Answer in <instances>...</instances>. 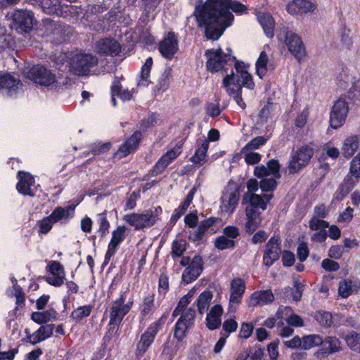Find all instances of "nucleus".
<instances>
[{
	"label": "nucleus",
	"mask_w": 360,
	"mask_h": 360,
	"mask_svg": "<svg viewBox=\"0 0 360 360\" xmlns=\"http://www.w3.org/2000/svg\"><path fill=\"white\" fill-rule=\"evenodd\" d=\"M76 205H69L65 207L57 206L49 214L53 223L61 225L68 224L75 217Z\"/></svg>",
	"instance_id": "5701e85b"
},
{
	"label": "nucleus",
	"mask_w": 360,
	"mask_h": 360,
	"mask_svg": "<svg viewBox=\"0 0 360 360\" xmlns=\"http://www.w3.org/2000/svg\"><path fill=\"white\" fill-rule=\"evenodd\" d=\"M159 331L158 329L151 324L147 328L146 331L141 335V338L136 344V356L137 357L143 356L146 354L153 343Z\"/></svg>",
	"instance_id": "aec40b11"
},
{
	"label": "nucleus",
	"mask_w": 360,
	"mask_h": 360,
	"mask_svg": "<svg viewBox=\"0 0 360 360\" xmlns=\"http://www.w3.org/2000/svg\"><path fill=\"white\" fill-rule=\"evenodd\" d=\"M316 5L309 0H289L285 10L291 15L304 16L309 13H313Z\"/></svg>",
	"instance_id": "6ab92c4d"
},
{
	"label": "nucleus",
	"mask_w": 360,
	"mask_h": 360,
	"mask_svg": "<svg viewBox=\"0 0 360 360\" xmlns=\"http://www.w3.org/2000/svg\"><path fill=\"white\" fill-rule=\"evenodd\" d=\"M96 222L98 224L97 233L101 238L105 237L109 233L110 224L107 218V211L105 210L96 215Z\"/></svg>",
	"instance_id": "79ce46f5"
},
{
	"label": "nucleus",
	"mask_w": 360,
	"mask_h": 360,
	"mask_svg": "<svg viewBox=\"0 0 360 360\" xmlns=\"http://www.w3.org/2000/svg\"><path fill=\"white\" fill-rule=\"evenodd\" d=\"M277 186L278 182L274 178H264L259 183V187L263 192H272L276 189Z\"/></svg>",
	"instance_id": "052dcab7"
},
{
	"label": "nucleus",
	"mask_w": 360,
	"mask_h": 360,
	"mask_svg": "<svg viewBox=\"0 0 360 360\" xmlns=\"http://www.w3.org/2000/svg\"><path fill=\"white\" fill-rule=\"evenodd\" d=\"M46 270L52 274L48 276L46 281L51 285L60 287L64 283L65 273L63 266L58 261H50L46 266Z\"/></svg>",
	"instance_id": "412c9836"
},
{
	"label": "nucleus",
	"mask_w": 360,
	"mask_h": 360,
	"mask_svg": "<svg viewBox=\"0 0 360 360\" xmlns=\"http://www.w3.org/2000/svg\"><path fill=\"white\" fill-rule=\"evenodd\" d=\"M329 227V223L323 219L312 217L309 221V228L311 231L322 230Z\"/></svg>",
	"instance_id": "e2e57ef3"
},
{
	"label": "nucleus",
	"mask_w": 360,
	"mask_h": 360,
	"mask_svg": "<svg viewBox=\"0 0 360 360\" xmlns=\"http://www.w3.org/2000/svg\"><path fill=\"white\" fill-rule=\"evenodd\" d=\"M278 41L283 43L289 52L300 62L306 55L305 46L300 36L285 25L279 27L277 33Z\"/></svg>",
	"instance_id": "7ed1b4c3"
},
{
	"label": "nucleus",
	"mask_w": 360,
	"mask_h": 360,
	"mask_svg": "<svg viewBox=\"0 0 360 360\" xmlns=\"http://www.w3.org/2000/svg\"><path fill=\"white\" fill-rule=\"evenodd\" d=\"M352 282L350 280H342L339 283L338 293L342 298H347L352 295Z\"/></svg>",
	"instance_id": "6e6d98bb"
},
{
	"label": "nucleus",
	"mask_w": 360,
	"mask_h": 360,
	"mask_svg": "<svg viewBox=\"0 0 360 360\" xmlns=\"http://www.w3.org/2000/svg\"><path fill=\"white\" fill-rule=\"evenodd\" d=\"M158 115L156 112H151L147 117L142 119L138 124L136 131H141V134L147 132L158 123Z\"/></svg>",
	"instance_id": "a19ab883"
},
{
	"label": "nucleus",
	"mask_w": 360,
	"mask_h": 360,
	"mask_svg": "<svg viewBox=\"0 0 360 360\" xmlns=\"http://www.w3.org/2000/svg\"><path fill=\"white\" fill-rule=\"evenodd\" d=\"M282 252L281 241L278 236H271L265 245L263 254L262 262L267 268L271 267L277 262Z\"/></svg>",
	"instance_id": "1a4fd4ad"
},
{
	"label": "nucleus",
	"mask_w": 360,
	"mask_h": 360,
	"mask_svg": "<svg viewBox=\"0 0 360 360\" xmlns=\"http://www.w3.org/2000/svg\"><path fill=\"white\" fill-rule=\"evenodd\" d=\"M248 11V6L237 0H206L204 3L200 0L194 15L198 26L205 28L207 39L217 41L233 25V13L242 15Z\"/></svg>",
	"instance_id": "f257e3e1"
},
{
	"label": "nucleus",
	"mask_w": 360,
	"mask_h": 360,
	"mask_svg": "<svg viewBox=\"0 0 360 360\" xmlns=\"http://www.w3.org/2000/svg\"><path fill=\"white\" fill-rule=\"evenodd\" d=\"M112 143L110 142L105 143H94L90 145L89 153L94 155L103 154L107 153L111 148Z\"/></svg>",
	"instance_id": "5fc2aeb1"
},
{
	"label": "nucleus",
	"mask_w": 360,
	"mask_h": 360,
	"mask_svg": "<svg viewBox=\"0 0 360 360\" xmlns=\"http://www.w3.org/2000/svg\"><path fill=\"white\" fill-rule=\"evenodd\" d=\"M127 227L124 225L118 226L112 232V237L108 245V250L105 255V263H108L112 257L116 253L119 245L126 238Z\"/></svg>",
	"instance_id": "a211bd4d"
},
{
	"label": "nucleus",
	"mask_w": 360,
	"mask_h": 360,
	"mask_svg": "<svg viewBox=\"0 0 360 360\" xmlns=\"http://www.w3.org/2000/svg\"><path fill=\"white\" fill-rule=\"evenodd\" d=\"M309 115V108L306 107L297 115L294 122V127L297 129H302L307 122Z\"/></svg>",
	"instance_id": "13d9d810"
},
{
	"label": "nucleus",
	"mask_w": 360,
	"mask_h": 360,
	"mask_svg": "<svg viewBox=\"0 0 360 360\" xmlns=\"http://www.w3.org/2000/svg\"><path fill=\"white\" fill-rule=\"evenodd\" d=\"M245 214L246 217V221L244 224L245 231L250 236L261 226L262 221L261 212L255 210L254 208H245Z\"/></svg>",
	"instance_id": "bb28decb"
},
{
	"label": "nucleus",
	"mask_w": 360,
	"mask_h": 360,
	"mask_svg": "<svg viewBox=\"0 0 360 360\" xmlns=\"http://www.w3.org/2000/svg\"><path fill=\"white\" fill-rule=\"evenodd\" d=\"M221 221V219L217 217H210L201 221L197 228V230L193 233H191L189 240L193 243L200 244L203 239L205 232L210 229L213 230L212 227Z\"/></svg>",
	"instance_id": "a878e982"
},
{
	"label": "nucleus",
	"mask_w": 360,
	"mask_h": 360,
	"mask_svg": "<svg viewBox=\"0 0 360 360\" xmlns=\"http://www.w3.org/2000/svg\"><path fill=\"white\" fill-rule=\"evenodd\" d=\"M39 5L43 11L47 14L58 13V0H39Z\"/></svg>",
	"instance_id": "3c124183"
},
{
	"label": "nucleus",
	"mask_w": 360,
	"mask_h": 360,
	"mask_svg": "<svg viewBox=\"0 0 360 360\" xmlns=\"http://www.w3.org/2000/svg\"><path fill=\"white\" fill-rule=\"evenodd\" d=\"M186 250V242L183 239L174 240L172 243L171 255L173 259L183 257Z\"/></svg>",
	"instance_id": "49530a36"
},
{
	"label": "nucleus",
	"mask_w": 360,
	"mask_h": 360,
	"mask_svg": "<svg viewBox=\"0 0 360 360\" xmlns=\"http://www.w3.org/2000/svg\"><path fill=\"white\" fill-rule=\"evenodd\" d=\"M94 307L93 304L79 306L71 312L70 318L75 323H80L85 318L90 316Z\"/></svg>",
	"instance_id": "72a5a7b5"
},
{
	"label": "nucleus",
	"mask_w": 360,
	"mask_h": 360,
	"mask_svg": "<svg viewBox=\"0 0 360 360\" xmlns=\"http://www.w3.org/2000/svg\"><path fill=\"white\" fill-rule=\"evenodd\" d=\"M127 294V290H121L119 297L112 302L108 311L109 319H111V323L118 321V323H122L125 316L131 309L134 300L131 298L125 303Z\"/></svg>",
	"instance_id": "423d86ee"
},
{
	"label": "nucleus",
	"mask_w": 360,
	"mask_h": 360,
	"mask_svg": "<svg viewBox=\"0 0 360 360\" xmlns=\"http://www.w3.org/2000/svg\"><path fill=\"white\" fill-rule=\"evenodd\" d=\"M321 343H323V337L321 335H307L302 337V348L303 349L307 350L314 347H321Z\"/></svg>",
	"instance_id": "c03bdc74"
},
{
	"label": "nucleus",
	"mask_w": 360,
	"mask_h": 360,
	"mask_svg": "<svg viewBox=\"0 0 360 360\" xmlns=\"http://www.w3.org/2000/svg\"><path fill=\"white\" fill-rule=\"evenodd\" d=\"M190 328V326H188V324L186 325L185 323H182L177 321L175 323L174 330V338L176 339L177 343L172 349H170L169 342H166L164 345L163 353L169 354L172 357L175 356L180 348L179 344L186 337L188 330Z\"/></svg>",
	"instance_id": "4be33fe9"
},
{
	"label": "nucleus",
	"mask_w": 360,
	"mask_h": 360,
	"mask_svg": "<svg viewBox=\"0 0 360 360\" xmlns=\"http://www.w3.org/2000/svg\"><path fill=\"white\" fill-rule=\"evenodd\" d=\"M27 77L34 83L45 86H49L56 81L55 74L39 64L33 65L30 69Z\"/></svg>",
	"instance_id": "9b49d317"
},
{
	"label": "nucleus",
	"mask_w": 360,
	"mask_h": 360,
	"mask_svg": "<svg viewBox=\"0 0 360 360\" xmlns=\"http://www.w3.org/2000/svg\"><path fill=\"white\" fill-rule=\"evenodd\" d=\"M169 73L164 72L158 80V83L154 88L155 93L160 91H165L169 86Z\"/></svg>",
	"instance_id": "bf43d9fd"
},
{
	"label": "nucleus",
	"mask_w": 360,
	"mask_h": 360,
	"mask_svg": "<svg viewBox=\"0 0 360 360\" xmlns=\"http://www.w3.org/2000/svg\"><path fill=\"white\" fill-rule=\"evenodd\" d=\"M314 155V149L308 146L303 145L298 148L292 155L288 164L289 172L291 174L299 173L310 162Z\"/></svg>",
	"instance_id": "0eeeda50"
},
{
	"label": "nucleus",
	"mask_w": 360,
	"mask_h": 360,
	"mask_svg": "<svg viewBox=\"0 0 360 360\" xmlns=\"http://www.w3.org/2000/svg\"><path fill=\"white\" fill-rule=\"evenodd\" d=\"M268 61L267 53L265 51H262L255 63V73L260 79H263L267 72Z\"/></svg>",
	"instance_id": "37998d69"
},
{
	"label": "nucleus",
	"mask_w": 360,
	"mask_h": 360,
	"mask_svg": "<svg viewBox=\"0 0 360 360\" xmlns=\"http://www.w3.org/2000/svg\"><path fill=\"white\" fill-rule=\"evenodd\" d=\"M356 179L354 178L350 173L345 176L343 181L338 186L336 191L335 192L332 202L342 201L349 193L354 188L356 182Z\"/></svg>",
	"instance_id": "cd10ccee"
},
{
	"label": "nucleus",
	"mask_w": 360,
	"mask_h": 360,
	"mask_svg": "<svg viewBox=\"0 0 360 360\" xmlns=\"http://www.w3.org/2000/svg\"><path fill=\"white\" fill-rule=\"evenodd\" d=\"M305 287L304 283L300 282L298 280H294L293 288L289 287L286 289V292L290 291L293 301L297 302L301 300Z\"/></svg>",
	"instance_id": "09e8293b"
},
{
	"label": "nucleus",
	"mask_w": 360,
	"mask_h": 360,
	"mask_svg": "<svg viewBox=\"0 0 360 360\" xmlns=\"http://www.w3.org/2000/svg\"><path fill=\"white\" fill-rule=\"evenodd\" d=\"M197 143L198 147L195 149V153L190 158V161L195 165L200 164L205 159L210 145L209 141L206 139L201 140L200 143L198 141Z\"/></svg>",
	"instance_id": "e433bc0d"
},
{
	"label": "nucleus",
	"mask_w": 360,
	"mask_h": 360,
	"mask_svg": "<svg viewBox=\"0 0 360 360\" xmlns=\"http://www.w3.org/2000/svg\"><path fill=\"white\" fill-rule=\"evenodd\" d=\"M342 342L336 336L328 335L323 338L321 347L314 353V356L319 360H323L331 354L342 350Z\"/></svg>",
	"instance_id": "f8f14e48"
},
{
	"label": "nucleus",
	"mask_w": 360,
	"mask_h": 360,
	"mask_svg": "<svg viewBox=\"0 0 360 360\" xmlns=\"http://www.w3.org/2000/svg\"><path fill=\"white\" fill-rule=\"evenodd\" d=\"M176 158L174 153L167 150L163 154L154 165L150 171L152 176H157L162 174L168 165L172 163Z\"/></svg>",
	"instance_id": "7c9ffc66"
},
{
	"label": "nucleus",
	"mask_w": 360,
	"mask_h": 360,
	"mask_svg": "<svg viewBox=\"0 0 360 360\" xmlns=\"http://www.w3.org/2000/svg\"><path fill=\"white\" fill-rule=\"evenodd\" d=\"M187 267L193 269L199 274H202L204 270V262L202 257L200 255H195Z\"/></svg>",
	"instance_id": "69168bd1"
},
{
	"label": "nucleus",
	"mask_w": 360,
	"mask_h": 360,
	"mask_svg": "<svg viewBox=\"0 0 360 360\" xmlns=\"http://www.w3.org/2000/svg\"><path fill=\"white\" fill-rule=\"evenodd\" d=\"M17 178L18 179L16 184L18 192L24 196L34 197L35 194L32 186L34 184L35 180L33 176L30 172L18 171Z\"/></svg>",
	"instance_id": "b1692460"
},
{
	"label": "nucleus",
	"mask_w": 360,
	"mask_h": 360,
	"mask_svg": "<svg viewBox=\"0 0 360 360\" xmlns=\"http://www.w3.org/2000/svg\"><path fill=\"white\" fill-rule=\"evenodd\" d=\"M359 146L357 136H351L347 138L342 148V153L345 158H350L357 150Z\"/></svg>",
	"instance_id": "f704fd0d"
},
{
	"label": "nucleus",
	"mask_w": 360,
	"mask_h": 360,
	"mask_svg": "<svg viewBox=\"0 0 360 360\" xmlns=\"http://www.w3.org/2000/svg\"><path fill=\"white\" fill-rule=\"evenodd\" d=\"M255 326L252 323L243 322L239 331V338L243 339L249 338L254 330Z\"/></svg>",
	"instance_id": "338daca9"
},
{
	"label": "nucleus",
	"mask_w": 360,
	"mask_h": 360,
	"mask_svg": "<svg viewBox=\"0 0 360 360\" xmlns=\"http://www.w3.org/2000/svg\"><path fill=\"white\" fill-rule=\"evenodd\" d=\"M195 319V310L193 307H190L184 310L180 317L177 320L182 323L192 326Z\"/></svg>",
	"instance_id": "864d4df0"
},
{
	"label": "nucleus",
	"mask_w": 360,
	"mask_h": 360,
	"mask_svg": "<svg viewBox=\"0 0 360 360\" xmlns=\"http://www.w3.org/2000/svg\"><path fill=\"white\" fill-rule=\"evenodd\" d=\"M153 64L152 57L146 58L145 63L142 65L139 74V79L137 86L140 87H147L151 83L150 80V75Z\"/></svg>",
	"instance_id": "2f4dec72"
},
{
	"label": "nucleus",
	"mask_w": 360,
	"mask_h": 360,
	"mask_svg": "<svg viewBox=\"0 0 360 360\" xmlns=\"http://www.w3.org/2000/svg\"><path fill=\"white\" fill-rule=\"evenodd\" d=\"M347 347L352 352L360 354V333L354 330L349 331L344 337Z\"/></svg>",
	"instance_id": "58836bf2"
},
{
	"label": "nucleus",
	"mask_w": 360,
	"mask_h": 360,
	"mask_svg": "<svg viewBox=\"0 0 360 360\" xmlns=\"http://www.w3.org/2000/svg\"><path fill=\"white\" fill-rule=\"evenodd\" d=\"M274 300V295L270 289L253 292L249 297V307L264 306L271 304Z\"/></svg>",
	"instance_id": "c85d7f7f"
},
{
	"label": "nucleus",
	"mask_w": 360,
	"mask_h": 360,
	"mask_svg": "<svg viewBox=\"0 0 360 360\" xmlns=\"http://www.w3.org/2000/svg\"><path fill=\"white\" fill-rule=\"evenodd\" d=\"M22 86L21 81L15 78L11 73L0 72V91L7 96L16 97Z\"/></svg>",
	"instance_id": "ddd939ff"
},
{
	"label": "nucleus",
	"mask_w": 360,
	"mask_h": 360,
	"mask_svg": "<svg viewBox=\"0 0 360 360\" xmlns=\"http://www.w3.org/2000/svg\"><path fill=\"white\" fill-rule=\"evenodd\" d=\"M349 112V104L342 98L337 100L330 112V127L337 129L345 122Z\"/></svg>",
	"instance_id": "9d476101"
},
{
	"label": "nucleus",
	"mask_w": 360,
	"mask_h": 360,
	"mask_svg": "<svg viewBox=\"0 0 360 360\" xmlns=\"http://www.w3.org/2000/svg\"><path fill=\"white\" fill-rule=\"evenodd\" d=\"M34 21V13L32 11L17 10L13 14V22L18 32H30Z\"/></svg>",
	"instance_id": "dca6fc26"
},
{
	"label": "nucleus",
	"mask_w": 360,
	"mask_h": 360,
	"mask_svg": "<svg viewBox=\"0 0 360 360\" xmlns=\"http://www.w3.org/2000/svg\"><path fill=\"white\" fill-rule=\"evenodd\" d=\"M258 20L267 37L272 39L274 37L275 21L274 18L266 13L258 15Z\"/></svg>",
	"instance_id": "473e14b6"
},
{
	"label": "nucleus",
	"mask_w": 360,
	"mask_h": 360,
	"mask_svg": "<svg viewBox=\"0 0 360 360\" xmlns=\"http://www.w3.org/2000/svg\"><path fill=\"white\" fill-rule=\"evenodd\" d=\"M266 141V138L262 136H258L248 142L245 146L242 148L240 153H244L249 150L258 149L260 148V146H264Z\"/></svg>",
	"instance_id": "8fccbe9b"
},
{
	"label": "nucleus",
	"mask_w": 360,
	"mask_h": 360,
	"mask_svg": "<svg viewBox=\"0 0 360 360\" xmlns=\"http://www.w3.org/2000/svg\"><path fill=\"white\" fill-rule=\"evenodd\" d=\"M239 77H235L233 70H231L229 74H227L223 78L222 87L226 89L228 95L234 99L238 105L243 110H245L246 108V103L243 99V90L241 86H239Z\"/></svg>",
	"instance_id": "6e6552de"
},
{
	"label": "nucleus",
	"mask_w": 360,
	"mask_h": 360,
	"mask_svg": "<svg viewBox=\"0 0 360 360\" xmlns=\"http://www.w3.org/2000/svg\"><path fill=\"white\" fill-rule=\"evenodd\" d=\"M205 56L207 58L205 63L207 71L211 73L221 72L222 74H228L230 63V54H225L222 49L219 46L217 49H210L205 51Z\"/></svg>",
	"instance_id": "20e7f679"
},
{
	"label": "nucleus",
	"mask_w": 360,
	"mask_h": 360,
	"mask_svg": "<svg viewBox=\"0 0 360 360\" xmlns=\"http://www.w3.org/2000/svg\"><path fill=\"white\" fill-rule=\"evenodd\" d=\"M158 50L161 56L172 60L179 51V41L177 34L174 32H169L166 37L160 41Z\"/></svg>",
	"instance_id": "4468645a"
},
{
	"label": "nucleus",
	"mask_w": 360,
	"mask_h": 360,
	"mask_svg": "<svg viewBox=\"0 0 360 360\" xmlns=\"http://www.w3.org/2000/svg\"><path fill=\"white\" fill-rule=\"evenodd\" d=\"M238 323L234 319H229L224 321L222 324V329L224 330V335H230L231 333L236 332L238 328Z\"/></svg>",
	"instance_id": "0e129e2a"
},
{
	"label": "nucleus",
	"mask_w": 360,
	"mask_h": 360,
	"mask_svg": "<svg viewBox=\"0 0 360 360\" xmlns=\"http://www.w3.org/2000/svg\"><path fill=\"white\" fill-rule=\"evenodd\" d=\"M97 63L98 58L92 54L79 53L72 58V67L79 75H84Z\"/></svg>",
	"instance_id": "2eb2a0df"
},
{
	"label": "nucleus",
	"mask_w": 360,
	"mask_h": 360,
	"mask_svg": "<svg viewBox=\"0 0 360 360\" xmlns=\"http://www.w3.org/2000/svg\"><path fill=\"white\" fill-rule=\"evenodd\" d=\"M249 202L250 205L246 207V208H254L255 210H258V208L262 210H266V203L264 202V199L260 195L255 193L250 194Z\"/></svg>",
	"instance_id": "4d7b16f0"
},
{
	"label": "nucleus",
	"mask_w": 360,
	"mask_h": 360,
	"mask_svg": "<svg viewBox=\"0 0 360 360\" xmlns=\"http://www.w3.org/2000/svg\"><path fill=\"white\" fill-rule=\"evenodd\" d=\"M97 51L102 56H118L121 51V45L115 39L105 37L96 43Z\"/></svg>",
	"instance_id": "393cba45"
},
{
	"label": "nucleus",
	"mask_w": 360,
	"mask_h": 360,
	"mask_svg": "<svg viewBox=\"0 0 360 360\" xmlns=\"http://www.w3.org/2000/svg\"><path fill=\"white\" fill-rule=\"evenodd\" d=\"M229 302L236 304L241 303L245 291V281L239 277L234 278L231 282Z\"/></svg>",
	"instance_id": "c756f323"
},
{
	"label": "nucleus",
	"mask_w": 360,
	"mask_h": 360,
	"mask_svg": "<svg viewBox=\"0 0 360 360\" xmlns=\"http://www.w3.org/2000/svg\"><path fill=\"white\" fill-rule=\"evenodd\" d=\"M142 139L143 135L141 131H135L120 145L117 150L113 154V157L122 159L134 153L139 148Z\"/></svg>",
	"instance_id": "f3484780"
},
{
	"label": "nucleus",
	"mask_w": 360,
	"mask_h": 360,
	"mask_svg": "<svg viewBox=\"0 0 360 360\" xmlns=\"http://www.w3.org/2000/svg\"><path fill=\"white\" fill-rule=\"evenodd\" d=\"M241 184L231 179L223 191L221 197L222 210L232 214L236 209L240 197Z\"/></svg>",
	"instance_id": "39448f33"
},
{
	"label": "nucleus",
	"mask_w": 360,
	"mask_h": 360,
	"mask_svg": "<svg viewBox=\"0 0 360 360\" xmlns=\"http://www.w3.org/2000/svg\"><path fill=\"white\" fill-rule=\"evenodd\" d=\"M349 173L359 179L360 178V153H359L350 163Z\"/></svg>",
	"instance_id": "774afa93"
},
{
	"label": "nucleus",
	"mask_w": 360,
	"mask_h": 360,
	"mask_svg": "<svg viewBox=\"0 0 360 360\" xmlns=\"http://www.w3.org/2000/svg\"><path fill=\"white\" fill-rule=\"evenodd\" d=\"M54 224L49 215L37 221L36 225L38 228L37 233L39 236L47 234L51 231Z\"/></svg>",
	"instance_id": "de8ad7c7"
},
{
	"label": "nucleus",
	"mask_w": 360,
	"mask_h": 360,
	"mask_svg": "<svg viewBox=\"0 0 360 360\" xmlns=\"http://www.w3.org/2000/svg\"><path fill=\"white\" fill-rule=\"evenodd\" d=\"M162 213L161 206H157L153 210L149 209L143 213H131L124 215L123 220L135 230H143L146 228H150L157 221L160 220V215Z\"/></svg>",
	"instance_id": "f03ea898"
},
{
	"label": "nucleus",
	"mask_w": 360,
	"mask_h": 360,
	"mask_svg": "<svg viewBox=\"0 0 360 360\" xmlns=\"http://www.w3.org/2000/svg\"><path fill=\"white\" fill-rule=\"evenodd\" d=\"M57 312L53 308L40 312L34 311L31 314V319L38 324L48 323L51 319H57Z\"/></svg>",
	"instance_id": "c9c22d12"
},
{
	"label": "nucleus",
	"mask_w": 360,
	"mask_h": 360,
	"mask_svg": "<svg viewBox=\"0 0 360 360\" xmlns=\"http://www.w3.org/2000/svg\"><path fill=\"white\" fill-rule=\"evenodd\" d=\"M200 274H201L196 272L193 269L186 267L181 276L182 283L185 285L189 284L195 281Z\"/></svg>",
	"instance_id": "680f3d73"
},
{
	"label": "nucleus",
	"mask_w": 360,
	"mask_h": 360,
	"mask_svg": "<svg viewBox=\"0 0 360 360\" xmlns=\"http://www.w3.org/2000/svg\"><path fill=\"white\" fill-rule=\"evenodd\" d=\"M214 246L216 248L220 250H224L226 249L234 248L236 246V242L230 239L225 236L222 235L218 236L214 242Z\"/></svg>",
	"instance_id": "603ef678"
},
{
	"label": "nucleus",
	"mask_w": 360,
	"mask_h": 360,
	"mask_svg": "<svg viewBox=\"0 0 360 360\" xmlns=\"http://www.w3.org/2000/svg\"><path fill=\"white\" fill-rule=\"evenodd\" d=\"M314 319L323 328H330L334 326L332 314L330 311L319 310L314 313Z\"/></svg>",
	"instance_id": "4c0bfd02"
},
{
	"label": "nucleus",
	"mask_w": 360,
	"mask_h": 360,
	"mask_svg": "<svg viewBox=\"0 0 360 360\" xmlns=\"http://www.w3.org/2000/svg\"><path fill=\"white\" fill-rule=\"evenodd\" d=\"M212 297V292L207 290H204L199 295L196 301L193 304V305L195 304L197 306L199 314H203L207 309Z\"/></svg>",
	"instance_id": "ea45409f"
},
{
	"label": "nucleus",
	"mask_w": 360,
	"mask_h": 360,
	"mask_svg": "<svg viewBox=\"0 0 360 360\" xmlns=\"http://www.w3.org/2000/svg\"><path fill=\"white\" fill-rule=\"evenodd\" d=\"M155 308V295L149 293L143 299V304L140 314L142 317H146L150 314Z\"/></svg>",
	"instance_id": "a18cd8bd"
}]
</instances>
